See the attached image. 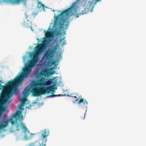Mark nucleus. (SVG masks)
Returning <instances> with one entry per match:
<instances>
[{
	"mask_svg": "<svg viewBox=\"0 0 146 146\" xmlns=\"http://www.w3.org/2000/svg\"><path fill=\"white\" fill-rule=\"evenodd\" d=\"M73 97H74V98H77L76 96H73Z\"/></svg>",
	"mask_w": 146,
	"mask_h": 146,
	"instance_id": "aec40b11",
	"label": "nucleus"
},
{
	"mask_svg": "<svg viewBox=\"0 0 146 146\" xmlns=\"http://www.w3.org/2000/svg\"><path fill=\"white\" fill-rule=\"evenodd\" d=\"M42 136L43 138L44 139L46 137L48 136L49 134V131L47 129H44L42 131Z\"/></svg>",
	"mask_w": 146,
	"mask_h": 146,
	"instance_id": "9b49d317",
	"label": "nucleus"
},
{
	"mask_svg": "<svg viewBox=\"0 0 146 146\" xmlns=\"http://www.w3.org/2000/svg\"><path fill=\"white\" fill-rule=\"evenodd\" d=\"M66 43V41L65 40H64L63 42L62 43V45H64Z\"/></svg>",
	"mask_w": 146,
	"mask_h": 146,
	"instance_id": "a211bd4d",
	"label": "nucleus"
},
{
	"mask_svg": "<svg viewBox=\"0 0 146 146\" xmlns=\"http://www.w3.org/2000/svg\"><path fill=\"white\" fill-rule=\"evenodd\" d=\"M37 7L40 10H42V9H44V5L38 1V3Z\"/></svg>",
	"mask_w": 146,
	"mask_h": 146,
	"instance_id": "4468645a",
	"label": "nucleus"
},
{
	"mask_svg": "<svg viewBox=\"0 0 146 146\" xmlns=\"http://www.w3.org/2000/svg\"><path fill=\"white\" fill-rule=\"evenodd\" d=\"M57 12H58V13L61 12V11H57Z\"/></svg>",
	"mask_w": 146,
	"mask_h": 146,
	"instance_id": "5701e85b",
	"label": "nucleus"
},
{
	"mask_svg": "<svg viewBox=\"0 0 146 146\" xmlns=\"http://www.w3.org/2000/svg\"><path fill=\"white\" fill-rule=\"evenodd\" d=\"M2 94L0 96V131L7 127L10 122L13 124L14 123H17L18 119H22L23 115L21 114V111L17 110L14 113L12 117L9 119L5 120H1L3 113L5 108L3 106L4 104L7 103L9 104L11 101H8L12 96L15 93L17 90H2Z\"/></svg>",
	"mask_w": 146,
	"mask_h": 146,
	"instance_id": "f257e3e1",
	"label": "nucleus"
},
{
	"mask_svg": "<svg viewBox=\"0 0 146 146\" xmlns=\"http://www.w3.org/2000/svg\"><path fill=\"white\" fill-rule=\"evenodd\" d=\"M38 14V13L36 12H33L32 15V16H35V17L36 16V15Z\"/></svg>",
	"mask_w": 146,
	"mask_h": 146,
	"instance_id": "dca6fc26",
	"label": "nucleus"
},
{
	"mask_svg": "<svg viewBox=\"0 0 146 146\" xmlns=\"http://www.w3.org/2000/svg\"><path fill=\"white\" fill-rule=\"evenodd\" d=\"M78 101V99H76V101Z\"/></svg>",
	"mask_w": 146,
	"mask_h": 146,
	"instance_id": "4be33fe9",
	"label": "nucleus"
},
{
	"mask_svg": "<svg viewBox=\"0 0 146 146\" xmlns=\"http://www.w3.org/2000/svg\"><path fill=\"white\" fill-rule=\"evenodd\" d=\"M85 118V116H84V118Z\"/></svg>",
	"mask_w": 146,
	"mask_h": 146,
	"instance_id": "bb28decb",
	"label": "nucleus"
},
{
	"mask_svg": "<svg viewBox=\"0 0 146 146\" xmlns=\"http://www.w3.org/2000/svg\"><path fill=\"white\" fill-rule=\"evenodd\" d=\"M65 38H61L60 39V43H61V42H62V41H63V40H64V39Z\"/></svg>",
	"mask_w": 146,
	"mask_h": 146,
	"instance_id": "f3484780",
	"label": "nucleus"
},
{
	"mask_svg": "<svg viewBox=\"0 0 146 146\" xmlns=\"http://www.w3.org/2000/svg\"><path fill=\"white\" fill-rule=\"evenodd\" d=\"M54 88H52L50 87H46V93L48 94L53 90Z\"/></svg>",
	"mask_w": 146,
	"mask_h": 146,
	"instance_id": "2eb2a0df",
	"label": "nucleus"
},
{
	"mask_svg": "<svg viewBox=\"0 0 146 146\" xmlns=\"http://www.w3.org/2000/svg\"><path fill=\"white\" fill-rule=\"evenodd\" d=\"M80 0H77V1H80Z\"/></svg>",
	"mask_w": 146,
	"mask_h": 146,
	"instance_id": "a878e982",
	"label": "nucleus"
},
{
	"mask_svg": "<svg viewBox=\"0 0 146 146\" xmlns=\"http://www.w3.org/2000/svg\"><path fill=\"white\" fill-rule=\"evenodd\" d=\"M30 91L29 89H25L24 91L22 93L23 98H27L29 94Z\"/></svg>",
	"mask_w": 146,
	"mask_h": 146,
	"instance_id": "f8f14e48",
	"label": "nucleus"
},
{
	"mask_svg": "<svg viewBox=\"0 0 146 146\" xmlns=\"http://www.w3.org/2000/svg\"><path fill=\"white\" fill-rule=\"evenodd\" d=\"M28 100V99L26 98H24L22 99L21 100V103L19 106V108L20 110H23L24 108H22L23 107L25 104V102H27Z\"/></svg>",
	"mask_w": 146,
	"mask_h": 146,
	"instance_id": "9d476101",
	"label": "nucleus"
},
{
	"mask_svg": "<svg viewBox=\"0 0 146 146\" xmlns=\"http://www.w3.org/2000/svg\"><path fill=\"white\" fill-rule=\"evenodd\" d=\"M21 128H22V129L24 133L29 132L28 129L27 128L25 124L23 123V122L21 123H19V124L17 125L16 127L17 129V130H19Z\"/></svg>",
	"mask_w": 146,
	"mask_h": 146,
	"instance_id": "0eeeda50",
	"label": "nucleus"
},
{
	"mask_svg": "<svg viewBox=\"0 0 146 146\" xmlns=\"http://www.w3.org/2000/svg\"><path fill=\"white\" fill-rule=\"evenodd\" d=\"M75 3H73L70 7L62 11L59 15H56L54 14L55 19L53 26L55 28V31L58 34L62 35L63 34H65V30L67 28L68 23V21L70 15L72 13L75 9Z\"/></svg>",
	"mask_w": 146,
	"mask_h": 146,
	"instance_id": "f03ea898",
	"label": "nucleus"
},
{
	"mask_svg": "<svg viewBox=\"0 0 146 146\" xmlns=\"http://www.w3.org/2000/svg\"><path fill=\"white\" fill-rule=\"evenodd\" d=\"M27 1V0H0V3H4L15 5L19 4L21 2H22L25 4Z\"/></svg>",
	"mask_w": 146,
	"mask_h": 146,
	"instance_id": "39448f33",
	"label": "nucleus"
},
{
	"mask_svg": "<svg viewBox=\"0 0 146 146\" xmlns=\"http://www.w3.org/2000/svg\"><path fill=\"white\" fill-rule=\"evenodd\" d=\"M78 104H80V106L82 108L85 109H86L87 108L88 103L86 100H84L81 98L78 101Z\"/></svg>",
	"mask_w": 146,
	"mask_h": 146,
	"instance_id": "6e6552de",
	"label": "nucleus"
},
{
	"mask_svg": "<svg viewBox=\"0 0 146 146\" xmlns=\"http://www.w3.org/2000/svg\"><path fill=\"white\" fill-rule=\"evenodd\" d=\"M52 11L53 12H54L55 11L54 10H52Z\"/></svg>",
	"mask_w": 146,
	"mask_h": 146,
	"instance_id": "b1692460",
	"label": "nucleus"
},
{
	"mask_svg": "<svg viewBox=\"0 0 146 146\" xmlns=\"http://www.w3.org/2000/svg\"><path fill=\"white\" fill-rule=\"evenodd\" d=\"M25 18L26 19H27V17H28V16L27 15L26 13H25Z\"/></svg>",
	"mask_w": 146,
	"mask_h": 146,
	"instance_id": "6ab92c4d",
	"label": "nucleus"
},
{
	"mask_svg": "<svg viewBox=\"0 0 146 146\" xmlns=\"http://www.w3.org/2000/svg\"><path fill=\"white\" fill-rule=\"evenodd\" d=\"M49 76V73L48 70L45 69H44L41 70L39 73H36V77L37 79H39L42 76L46 77H48Z\"/></svg>",
	"mask_w": 146,
	"mask_h": 146,
	"instance_id": "423d86ee",
	"label": "nucleus"
},
{
	"mask_svg": "<svg viewBox=\"0 0 146 146\" xmlns=\"http://www.w3.org/2000/svg\"><path fill=\"white\" fill-rule=\"evenodd\" d=\"M89 3L86 7L85 9V11H87L88 12H92L94 6V3L93 2H91L90 3V1H89Z\"/></svg>",
	"mask_w": 146,
	"mask_h": 146,
	"instance_id": "1a4fd4ad",
	"label": "nucleus"
},
{
	"mask_svg": "<svg viewBox=\"0 0 146 146\" xmlns=\"http://www.w3.org/2000/svg\"><path fill=\"white\" fill-rule=\"evenodd\" d=\"M57 49L56 47H55L53 49H49L46 51L42 60H44L45 58L46 60H50L53 58Z\"/></svg>",
	"mask_w": 146,
	"mask_h": 146,
	"instance_id": "20e7f679",
	"label": "nucleus"
},
{
	"mask_svg": "<svg viewBox=\"0 0 146 146\" xmlns=\"http://www.w3.org/2000/svg\"><path fill=\"white\" fill-rule=\"evenodd\" d=\"M52 35V33L50 31H47L45 34V37L48 39L51 38Z\"/></svg>",
	"mask_w": 146,
	"mask_h": 146,
	"instance_id": "ddd939ff",
	"label": "nucleus"
},
{
	"mask_svg": "<svg viewBox=\"0 0 146 146\" xmlns=\"http://www.w3.org/2000/svg\"><path fill=\"white\" fill-rule=\"evenodd\" d=\"M58 96H61V94H59Z\"/></svg>",
	"mask_w": 146,
	"mask_h": 146,
	"instance_id": "393cba45",
	"label": "nucleus"
},
{
	"mask_svg": "<svg viewBox=\"0 0 146 146\" xmlns=\"http://www.w3.org/2000/svg\"><path fill=\"white\" fill-rule=\"evenodd\" d=\"M52 83L51 80L41 78L34 82L31 86V91L33 96H39L46 93V86H50Z\"/></svg>",
	"mask_w": 146,
	"mask_h": 146,
	"instance_id": "7ed1b4c3",
	"label": "nucleus"
},
{
	"mask_svg": "<svg viewBox=\"0 0 146 146\" xmlns=\"http://www.w3.org/2000/svg\"><path fill=\"white\" fill-rule=\"evenodd\" d=\"M56 96V95H52V96L53 97H55V96Z\"/></svg>",
	"mask_w": 146,
	"mask_h": 146,
	"instance_id": "412c9836",
	"label": "nucleus"
}]
</instances>
